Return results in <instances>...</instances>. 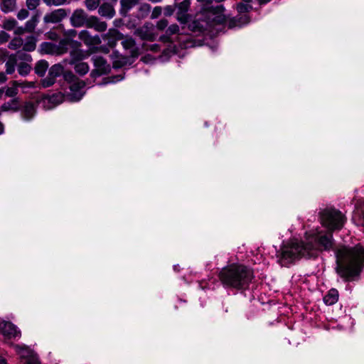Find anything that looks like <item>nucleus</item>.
I'll return each instance as SVG.
<instances>
[{
    "mask_svg": "<svg viewBox=\"0 0 364 364\" xmlns=\"http://www.w3.org/2000/svg\"><path fill=\"white\" fill-rule=\"evenodd\" d=\"M338 274L346 281L358 277L364 267V247L341 246L335 252Z\"/></svg>",
    "mask_w": 364,
    "mask_h": 364,
    "instance_id": "nucleus-1",
    "label": "nucleus"
},
{
    "mask_svg": "<svg viewBox=\"0 0 364 364\" xmlns=\"http://www.w3.org/2000/svg\"><path fill=\"white\" fill-rule=\"evenodd\" d=\"M219 278L225 287L245 289L253 279V272L246 266L232 264L220 270Z\"/></svg>",
    "mask_w": 364,
    "mask_h": 364,
    "instance_id": "nucleus-2",
    "label": "nucleus"
},
{
    "mask_svg": "<svg viewBox=\"0 0 364 364\" xmlns=\"http://www.w3.org/2000/svg\"><path fill=\"white\" fill-rule=\"evenodd\" d=\"M278 262L282 266H288L301 257L310 258L304 241H291L282 247L277 253Z\"/></svg>",
    "mask_w": 364,
    "mask_h": 364,
    "instance_id": "nucleus-3",
    "label": "nucleus"
},
{
    "mask_svg": "<svg viewBox=\"0 0 364 364\" xmlns=\"http://www.w3.org/2000/svg\"><path fill=\"white\" fill-rule=\"evenodd\" d=\"M309 257H313L317 255L318 251L330 250L333 246V238L332 232L318 233L306 237L304 241Z\"/></svg>",
    "mask_w": 364,
    "mask_h": 364,
    "instance_id": "nucleus-4",
    "label": "nucleus"
},
{
    "mask_svg": "<svg viewBox=\"0 0 364 364\" xmlns=\"http://www.w3.org/2000/svg\"><path fill=\"white\" fill-rule=\"evenodd\" d=\"M319 214L321 224L331 232L342 229L346 221V216L334 208H325Z\"/></svg>",
    "mask_w": 364,
    "mask_h": 364,
    "instance_id": "nucleus-5",
    "label": "nucleus"
},
{
    "mask_svg": "<svg viewBox=\"0 0 364 364\" xmlns=\"http://www.w3.org/2000/svg\"><path fill=\"white\" fill-rule=\"evenodd\" d=\"M64 79L70 84L68 95L70 100L77 102L81 100L85 93L84 91L85 82L80 80L70 71L65 72Z\"/></svg>",
    "mask_w": 364,
    "mask_h": 364,
    "instance_id": "nucleus-6",
    "label": "nucleus"
},
{
    "mask_svg": "<svg viewBox=\"0 0 364 364\" xmlns=\"http://www.w3.org/2000/svg\"><path fill=\"white\" fill-rule=\"evenodd\" d=\"M115 36L118 40H121V44L123 48L129 50V53L132 58H137L141 53V46L139 47L136 45L135 40L129 36H124L119 32L114 31Z\"/></svg>",
    "mask_w": 364,
    "mask_h": 364,
    "instance_id": "nucleus-7",
    "label": "nucleus"
},
{
    "mask_svg": "<svg viewBox=\"0 0 364 364\" xmlns=\"http://www.w3.org/2000/svg\"><path fill=\"white\" fill-rule=\"evenodd\" d=\"M77 43L68 38L62 39L60 41L58 46H55L52 43H43L41 45L42 49L46 53H52L55 51L58 54H63L68 52L69 47L73 44Z\"/></svg>",
    "mask_w": 364,
    "mask_h": 364,
    "instance_id": "nucleus-8",
    "label": "nucleus"
},
{
    "mask_svg": "<svg viewBox=\"0 0 364 364\" xmlns=\"http://www.w3.org/2000/svg\"><path fill=\"white\" fill-rule=\"evenodd\" d=\"M64 68L60 64H55L50 67L48 70V76L41 80V85L43 87H49L55 82L58 77L64 74Z\"/></svg>",
    "mask_w": 364,
    "mask_h": 364,
    "instance_id": "nucleus-9",
    "label": "nucleus"
},
{
    "mask_svg": "<svg viewBox=\"0 0 364 364\" xmlns=\"http://www.w3.org/2000/svg\"><path fill=\"white\" fill-rule=\"evenodd\" d=\"M1 333L8 338H16L21 336V331L16 326L10 321L0 323Z\"/></svg>",
    "mask_w": 364,
    "mask_h": 364,
    "instance_id": "nucleus-10",
    "label": "nucleus"
},
{
    "mask_svg": "<svg viewBox=\"0 0 364 364\" xmlns=\"http://www.w3.org/2000/svg\"><path fill=\"white\" fill-rule=\"evenodd\" d=\"M134 34L143 41H154L156 38V34L152 26L144 24L134 31Z\"/></svg>",
    "mask_w": 364,
    "mask_h": 364,
    "instance_id": "nucleus-11",
    "label": "nucleus"
},
{
    "mask_svg": "<svg viewBox=\"0 0 364 364\" xmlns=\"http://www.w3.org/2000/svg\"><path fill=\"white\" fill-rule=\"evenodd\" d=\"M89 17L83 9H76L70 17V23L76 28L86 26Z\"/></svg>",
    "mask_w": 364,
    "mask_h": 364,
    "instance_id": "nucleus-12",
    "label": "nucleus"
},
{
    "mask_svg": "<svg viewBox=\"0 0 364 364\" xmlns=\"http://www.w3.org/2000/svg\"><path fill=\"white\" fill-rule=\"evenodd\" d=\"M68 14L65 9H55L53 11L46 14L43 21L46 23H57L64 19Z\"/></svg>",
    "mask_w": 364,
    "mask_h": 364,
    "instance_id": "nucleus-13",
    "label": "nucleus"
},
{
    "mask_svg": "<svg viewBox=\"0 0 364 364\" xmlns=\"http://www.w3.org/2000/svg\"><path fill=\"white\" fill-rule=\"evenodd\" d=\"M21 117L25 121H31L36 114V105L33 102H26L20 107Z\"/></svg>",
    "mask_w": 364,
    "mask_h": 364,
    "instance_id": "nucleus-14",
    "label": "nucleus"
},
{
    "mask_svg": "<svg viewBox=\"0 0 364 364\" xmlns=\"http://www.w3.org/2000/svg\"><path fill=\"white\" fill-rule=\"evenodd\" d=\"M190 0H183L176 4L177 9V20L181 23H186L188 20L189 15L187 12L190 8Z\"/></svg>",
    "mask_w": 364,
    "mask_h": 364,
    "instance_id": "nucleus-15",
    "label": "nucleus"
},
{
    "mask_svg": "<svg viewBox=\"0 0 364 364\" xmlns=\"http://www.w3.org/2000/svg\"><path fill=\"white\" fill-rule=\"evenodd\" d=\"M86 27L94 28L98 32H103L107 30V25L106 22L100 21L95 16H90Z\"/></svg>",
    "mask_w": 364,
    "mask_h": 364,
    "instance_id": "nucleus-16",
    "label": "nucleus"
},
{
    "mask_svg": "<svg viewBox=\"0 0 364 364\" xmlns=\"http://www.w3.org/2000/svg\"><path fill=\"white\" fill-rule=\"evenodd\" d=\"M213 16L211 20L216 24H222L227 21L226 16L223 14L224 7L222 5L217 6L212 8Z\"/></svg>",
    "mask_w": 364,
    "mask_h": 364,
    "instance_id": "nucleus-17",
    "label": "nucleus"
},
{
    "mask_svg": "<svg viewBox=\"0 0 364 364\" xmlns=\"http://www.w3.org/2000/svg\"><path fill=\"white\" fill-rule=\"evenodd\" d=\"M20 102L18 97H15L9 102H4L0 107L1 112H16L20 109Z\"/></svg>",
    "mask_w": 364,
    "mask_h": 364,
    "instance_id": "nucleus-18",
    "label": "nucleus"
},
{
    "mask_svg": "<svg viewBox=\"0 0 364 364\" xmlns=\"http://www.w3.org/2000/svg\"><path fill=\"white\" fill-rule=\"evenodd\" d=\"M98 14L102 17L111 19L115 15V10L109 3H103L99 6Z\"/></svg>",
    "mask_w": 364,
    "mask_h": 364,
    "instance_id": "nucleus-19",
    "label": "nucleus"
},
{
    "mask_svg": "<svg viewBox=\"0 0 364 364\" xmlns=\"http://www.w3.org/2000/svg\"><path fill=\"white\" fill-rule=\"evenodd\" d=\"M92 60L95 68L100 69V70H102V73H107L109 72L110 66L103 57L95 55L92 57Z\"/></svg>",
    "mask_w": 364,
    "mask_h": 364,
    "instance_id": "nucleus-20",
    "label": "nucleus"
},
{
    "mask_svg": "<svg viewBox=\"0 0 364 364\" xmlns=\"http://www.w3.org/2000/svg\"><path fill=\"white\" fill-rule=\"evenodd\" d=\"M88 54L80 49H73L70 53V60L69 64L73 65L78 62H81L87 57Z\"/></svg>",
    "mask_w": 364,
    "mask_h": 364,
    "instance_id": "nucleus-21",
    "label": "nucleus"
},
{
    "mask_svg": "<svg viewBox=\"0 0 364 364\" xmlns=\"http://www.w3.org/2000/svg\"><path fill=\"white\" fill-rule=\"evenodd\" d=\"M22 356L26 358L24 364H41L37 354L27 348H23Z\"/></svg>",
    "mask_w": 364,
    "mask_h": 364,
    "instance_id": "nucleus-22",
    "label": "nucleus"
},
{
    "mask_svg": "<svg viewBox=\"0 0 364 364\" xmlns=\"http://www.w3.org/2000/svg\"><path fill=\"white\" fill-rule=\"evenodd\" d=\"M338 291L336 289H331L323 297V302L326 305H333L338 300Z\"/></svg>",
    "mask_w": 364,
    "mask_h": 364,
    "instance_id": "nucleus-23",
    "label": "nucleus"
},
{
    "mask_svg": "<svg viewBox=\"0 0 364 364\" xmlns=\"http://www.w3.org/2000/svg\"><path fill=\"white\" fill-rule=\"evenodd\" d=\"M49 65L46 60H41L36 63L35 65V73L40 77H43L46 70H48Z\"/></svg>",
    "mask_w": 364,
    "mask_h": 364,
    "instance_id": "nucleus-24",
    "label": "nucleus"
},
{
    "mask_svg": "<svg viewBox=\"0 0 364 364\" xmlns=\"http://www.w3.org/2000/svg\"><path fill=\"white\" fill-rule=\"evenodd\" d=\"M16 6V0H2L1 9L4 13L6 14L13 11Z\"/></svg>",
    "mask_w": 364,
    "mask_h": 364,
    "instance_id": "nucleus-25",
    "label": "nucleus"
},
{
    "mask_svg": "<svg viewBox=\"0 0 364 364\" xmlns=\"http://www.w3.org/2000/svg\"><path fill=\"white\" fill-rule=\"evenodd\" d=\"M36 38L33 36H28L23 41V49L26 51H33L36 49Z\"/></svg>",
    "mask_w": 364,
    "mask_h": 364,
    "instance_id": "nucleus-26",
    "label": "nucleus"
},
{
    "mask_svg": "<svg viewBox=\"0 0 364 364\" xmlns=\"http://www.w3.org/2000/svg\"><path fill=\"white\" fill-rule=\"evenodd\" d=\"M151 11V6L147 3L140 4L138 8L136 16L139 18H146Z\"/></svg>",
    "mask_w": 364,
    "mask_h": 364,
    "instance_id": "nucleus-27",
    "label": "nucleus"
},
{
    "mask_svg": "<svg viewBox=\"0 0 364 364\" xmlns=\"http://www.w3.org/2000/svg\"><path fill=\"white\" fill-rule=\"evenodd\" d=\"M75 71L80 75H85L89 71L90 67L87 63L78 62L75 63Z\"/></svg>",
    "mask_w": 364,
    "mask_h": 364,
    "instance_id": "nucleus-28",
    "label": "nucleus"
},
{
    "mask_svg": "<svg viewBox=\"0 0 364 364\" xmlns=\"http://www.w3.org/2000/svg\"><path fill=\"white\" fill-rule=\"evenodd\" d=\"M38 22V16L35 15L31 18L25 24L24 29L27 30V32L31 33L34 31L37 23Z\"/></svg>",
    "mask_w": 364,
    "mask_h": 364,
    "instance_id": "nucleus-29",
    "label": "nucleus"
},
{
    "mask_svg": "<svg viewBox=\"0 0 364 364\" xmlns=\"http://www.w3.org/2000/svg\"><path fill=\"white\" fill-rule=\"evenodd\" d=\"M16 65V58L14 56H10L5 65L6 73L9 75L14 73L15 71Z\"/></svg>",
    "mask_w": 364,
    "mask_h": 364,
    "instance_id": "nucleus-30",
    "label": "nucleus"
},
{
    "mask_svg": "<svg viewBox=\"0 0 364 364\" xmlns=\"http://www.w3.org/2000/svg\"><path fill=\"white\" fill-rule=\"evenodd\" d=\"M18 72L21 76H26L31 70V66L26 62L20 63L17 67Z\"/></svg>",
    "mask_w": 364,
    "mask_h": 364,
    "instance_id": "nucleus-31",
    "label": "nucleus"
},
{
    "mask_svg": "<svg viewBox=\"0 0 364 364\" xmlns=\"http://www.w3.org/2000/svg\"><path fill=\"white\" fill-rule=\"evenodd\" d=\"M138 3L139 2L135 0H121L120 4L122 6V11L127 12Z\"/></svg>",
    "mask_w": 364,
    "mask_h": 364,
    "instance_id": "nucleus-32",
    "label": "nucleus"
},
{
    "mask_svg": "<svg viewBox=\"0 0 364 364\" xmlns=\"http://www.w3.org/2000/svg\"><path fill=\"white\" fill-rule=\"evenodd\" d=\"M23 40L21 37L14 38L9 44V48L12 50H17L23 48Z\"/></svg>",
    "mask_w": 364,
    "mask_h": 364,
    "instance_id": "nucleus-33",
    "label": "nucleus"
},
{
    "mask_svg": "<svg viewBox=\"0 0 364 364\" xmlns=\"http://www.w3.org/2000/svg\"><path fill=\"white\" fill-rule=\"evenodd\" d=\"M144 50H151L152 52L156 53L160 50V46L156 43L148 45L147 43H144L141 45V53Z\"/></svg>",
    "mask_w": 364,
    "mask_h": 364,
    "instance_id": "nucleus-34",
    "label": "nucleus"
},
{
    "mask_svg": "<svg viewBox=\"0 0 364 364\" xmlns=\"http://www.w3.org/2000/svg\"><path fill=\"white\" fill-rule=\"evenodd\" d=\"M179 33V26L177 24H171L166 31V36L164 38H168L171 36Z\"/></svg>",
    "mask_w": 364,
    "mask_h": 364,
    "instance_id": "nucleus-35",
    "label": "nucleus"
},
{
    "mask_svg": "<svg viewBox=\"0 0 364 364\" xmlns=\"http://www.w3.org/2000/svg\"><path fill=\"white\" fill-rule=\"evenodd\" d=\"M100 0H85V5L89 11H94L100 6Z\"/></svg>",
    "mask_w": 364,
    "mask_h": 364,
    "instance_id": "nucleus-36",
    "label": "nucleus"
},
{
    "mask_svg": "<svg viewBox=\"0 0 364 364\" xmlns=\"http://www.w3.org/2000/svg\"><path fill=\"white\" fill-rule=\"evenodd\" d=\"M17 21L14 18L7 19L4 21V28L8 31L15 29Z\"/></svg>",
    "mask_w": 364,
    "mask_h": 364,
    "instance_id": "nucleus-37",
    "label": "nucleus"
},
{
    "mask_svg": "<svg viewBox=\"0 0 364 364\" xmlns=\"http://www.w3.org/2000/svg\"><path fill=\"white\" fill-rule=\"evenodd\" d=\"M5 94L7 97H14L18 94V89L16 88V86L12 84L11 87H8L6 88Z\"/></svg>",
    "mask_w": 364,
    "mask_h": 364,
    "instance_id": "nucleus-38",
    "label": "nucleus"
},
{
    "mask_svg": "<svg viewBox=\"0 0 364 364\" xmlns=\"http://www.w3.org/2000/svg\"><path fill=\"white\" fill-rule=\"evenodd\" d=\"M252 9V6L248 4L240 3L237 4V9L240 14L248 12Z\"/></svg>",
    "mask_w": 364,
    "mask_h": 364,
    "instance_id": "nucleus-39",
    "label": "nucleus"
},
{
    "mask_svg": "<svg viewBox=\"0 0 364 364\" xmlns=\"http://www.w3.org/2000/svg\"><path fill=\"white\" fill-rule=\"evenodd\" d=\"M241 19H242V17H240V18H237V17H235V18H230L228 23V27L230 28H234L235 26H239L241 25Z\"/></svg>",
    "mask_w": 364,
    "mask_h": 364,
    "instance_id": "nucleus-40",
    "label": "nucleus"
},
{
    "mask_svg": "<svg viewBox=\"0 0 364 364\" xmlns=\"http://www.w3.org/2000/svg\"><path fill=\"white\" fill-rule=\"evenodd\" d=\"M67 0H43L48 6H60L64 4Z\"/></svg>",
    "mask_w": 364,
    "mask_h": 364,
    "instance_id": "nucleus-41",
    "label": "nucleus"
},
{
    "mask_svg": "<svg viewBox=\"0 0 364 364\" xmlns=\"http://www.w3.org/2000/svg\"><path fill=\"white\" fill-rule=\"evenodd\" d=\"M40 4V0H26V6L30 10L35 9Z\"/></svg>",
    "mask_w": 364,
    "mask_h": 364,
    "instance_id": "nucleus-42",
    "label": "nucleus"
},
{
    "mask_svg": "<svg viewBox=\"0 0 364 364\" xmlns=\"http://www.w3.org/2000/svg\"><path fill=\"white\" fill-rule=\"evenodd\" d=\"M161 11H162V9H161V6L154 7L151 12V18L152 19L158 18L161 14Z\"/></svg>",
    "mask_w": 364,
    "mask_h": 364,
    "instance_id": "nucleus-43",
    "label": "nucleus"
},
{
    "mask_svg": "<svg viewBox=\"0 0 364 364\" xmlns=\"http://www.w3.org/2000/svg\"><path fill=\"white\" fill-rule=\"evenodd\" d=\"M168 24V22L166 19H161L157 22L156 28L160 31H163L167 27Z\"/></svg>",
    "mask_w": 364,
    "mask_h": 364,
    "instance_id": "nucleus-44",
    "label": "nucleus"
},
{
    "mask_svg": "<svg viewBox=\"0 0 364 364\" xmlns=\"http://www.w3.org/2000/svg\"><path fill=\"white\" fill-rule=\"evenodd\" d=\"M28 11L25 9H21L17 14V18L19 20H24L28 16Z\"/></svg>",
    "mask_w": 364,
    "mask_h": 364,
    "instance_id": "nucleus-45",
    "label": "nucleus"
},
{
    "mask_svg": "<svg viewBox=\"0 0 364 364\" xmlns=\"http://www.w3.org/2000/svg\"><path fill=\"white\" fill-rule=\"evenodd\" d=\"M13 85L16 86L17 89L18 87H26H26H34V83L33 82L26 83V82H21L18 81H14Z\"/></svg>",
    "mask_w": 364,
    "mask_h": 364,
    "instance_id": "nucleus-46",
    "label": "nucleus"
},
{
    "mask_svg": "<svg viewBox=\"0 0 364 364\" xmlns=\"http://www.w3.org/2000/svg\"><path fill=\"white\" fill-rule=\"evenodd\" d=\"M105 74H107L106 73H102V70H100V69L98 68H95L93 70H92L91 73H90V76L92 77V78H96L97 77H100L102 75H105Z\"/></svg>",
    "mask_w": 364,
    "mask_h": 364,
    "instance_id": "nucleus-47",
    "label": "nucleus"
},
{
    "mask_svg": "<svg viewBox=\"0 0 364 364\" xmlns=\"http://www.w3.org/2000/svg\"><path fill=\"white\" fill-rule=\"evenodd\" d=\"M199 23L197 21H195L192 23L191 25H190V28H191L192 30L193 31H201L203 29V26L201 25V26H199L198 25Z\"/></svg>",
    "mask_w": 364,
    "mask_h": 364,
    "instance_id": "nucleus-48",
    "label": "nucleus"
},
{
    "mask_svg": "<svg viewBox=\"0 0 364 364\" xmlns=\"http://www.w3.org/2000/svg\"><path fill=\"white\" fill-rule=\"evenodd\" d=\"M9 39V35L6 32L4 31H0V43L7 42Z\"/></svg>",
    "mask_w": 364,
    "mask_h": 364,
    "instance_id": "nucleus-49",
    "label": "nucleus"
},
{
    "mask_svg": "<svg viewBox=\"0 0 364 364\" xmlns=\"http://www.w3.org/2000/svg\"><path fill=\"white\" fill-rule=\"evenodd\" d=\"M26 32H27V30L24 29V26H16L14 29V33L16 35H22Z\"/></svg>",
    "mask_w": 364,
    "mask_h": 364,
    "instance_id": "nucleus-50",
    "label": "nucleus"
},
{
    "mask_svg": "<svg viewBox=\"0 0 364 364\" xmlns=\"http://www.w3.org/2000/svg\"><path fill=\"white\" fill-rule=\"evenodd\" d=\"M174 8H173L171 6H168L165 9V14L166 16H171L173 14Z\"/></svg>",
    "mask_w": 364,
    "mask_h": 364,
    "instance_id": "nucleus-51",
    "label": "nucleus"
},
{
    "mask_svg": "<svg viewBox=\"0 0 364 364\" xmlns=\"http://www.w3.org/2000/svg\"><path fill=\"white\" fill-rule=\"evenodd\" d=\"M88 36V32L87 31H82L80 33V38L83 40L86 43H88L89 42L85 38V36Z\"/></svg>",
    "mask_w": 364,
    "mask_h": 364,
    "instance_id": "nucleus-52",
    "label": "nucleus"
},
{
    "mask_svg": "<svg viewBox=\"0 0 364 364\" xmlns=\"http://www.w3.org/2000/svg\"><path fill=\"white\" fill-rule=\"evenodd\" d=\"M7 77L4 73H0V84L6 82Z\"/></svg>",
    "mask_w": 364,
    "mask_h": 364,
    "instance_id": "nucleus-53",
    "label": "nucleus"
},
{
    "mask_svg": "<svg viewBox=\"0 0 364 364\" xmlns=\"http://www.w3.org/2000/svg\"><path fill=\"white\" fill-rule=\"evenodd\" d=\"M198 1L200 2L203 5L207 6V5L210 4L213 1V0H198Z\"/></svg>",
    "mask_w": 364,
    "mask_h": 364,
    "instance_id": "nucleus-54",
    "label": "nucleus"
},
{
    "mask_svg": "<svg viewBox=\"0 0 364 364\" xmlns=\"http://www.w3.org/2000/svg\"><path fill=\"white\" fill-rule=\"evenodd\" d=\"M359 215L360 218L363 220V222L364 223V205L363 207L361 208Z\"/></svg>",
    "mask_w": 364,
    "mask_h": 364,
    "instance_id": "nucleus-55",
    "label": "nucleus"
},
{
    "mask_svg": "<svg viewBox=\"0 0 364 364\" xmlns=\"http://www.w3.org/2000/svg\"><path fill=\"white\" fill-rule=\"evenodd\" d=\"M0 364H7L6 360L1 356H0Z\"/></svg>",
    "mask_w": 364,
    "mask_h": 364,
    "instance_id": "nucleus-56",
    "label": "nucleus"
},
{
    "mask_svg": "<svg viewBox=\"0 0 364 364\" xmlns=\"http://www.w3.org/2000/svg\"><path fill=\"white\" fill-rule=\"evenodd\" d=\"M24 60L26 61H31V56L30 55H25Z\"/></svg>",
    "mask_w": 364,
    "mask_h": 364,
    "instance_id": "nucleus-57",
    "label": "nucleus"
},
{
    "mask_svg": "<svg viewBox=\"0 0 364 364\" xmlns=\"http://www.w3.org/2000/svg\"><path fill=\"white\" fill-rule=\"evenodd\" d=\"M271 0H259L260 4H267V2L270 1Z\"/></svg>",
    "mask_w": 364,
    "mask_h": 364,
    "instance_id": "nucleus-58",
    "label": "nucleus"
},
{
    "mask_svg": "<svg viewBox=\"0 0 364 364\" xmlns=\"http://www.w3.org/2000/svg\"><path fill=\"white\" fill-rule=\"evenodd\" d=\"M4 132V126L3 124L0 122V134H2Z\"/></svg>",
    "mask_w": 364,
    "mask_h": 364,
    "instance_id": "nucleus-59",
    "label": "nucleus"
},
{
    "mask_svg": "<svg viewBox=\"0 0 364 364\" xmlns=\"http://www.w3.org/2000/svg\"><path fill=\"white\" fill-rule=\"evenodd\" d=\"M50 100L51 99L50 97H45L43 98V102L45 103L46 101L49 102H50Z\"/></svg>",
    "mask_w": 364,
    "mask_h": 364,
    "instance_id": "nucleus-60",
    "label": "nucleus"
},
{
    "mask_svg": "<svg viewBox=\"0 0 364 364\" xmlns=\"http://www.w3.org/2000/svg\"><path fill=\"white\" fill-rule=\"evenodd\" d=\"M149 1H151L153 3H158V2H160L162 0H149Z\"/></svg>",
    "mask_w": 364,
    "mask_h": 364,
    "instance_id": "nucleus-61",
    "label": "nucleus"
},
{
    "mask_svg": "<svg viewBox=\"0 0 364 364\" xmlns=\"http://www.w3.org/2000/svg\"><path fill=\"white\" fill-rule=\"evenodd\" d=\"M4 92V90L3 88L0 89V98L1 97Z\"/></svg>",
    "mask_w": 364,
    "mask_h": 364,
    "instance_id": "nucleus-62",
    "label": "nucleus"
},
{
    "mask_svg": "<svg viewBox=\"0 0 364 364\" xmlns=\"http://www.w3.org/2000/svg\"><path fill=\"white\" fill-rule=\"evenodd\" d=\"M218 2L223 1V0H216Z\"/></svg>",
    "mask_w": 364,
    "mask_h": 364,
    "instance_id": "nucleus-63",
    "label": "nucleus"
},
{
    "mask_svg": "<svg viewBox=\"0 0 364 364\" xmlns=\"http://www.w3.org/2000/svg\"><path fill=\"white\" fill-rule=\"evenodd\" d=\"M72 32H73V33H76V31H74V30H73V31H72Z\"/></svg>",
    "mask_w": 364,
    "mask_h": 364,
    "instance_id": "nucleus-64",
    "label": "nucleus"
}]
</instances>
